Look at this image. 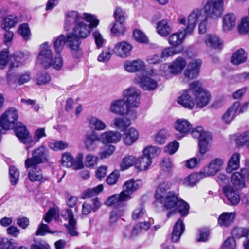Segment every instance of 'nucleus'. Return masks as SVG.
Instances as JSON below:
<instances>
[{"label": "nucleus", "mask_w": 249, "mask_h": 249, "mask_svg": "<svg viewBox=\"0 0 249 249\" xmlns=\"http://www.w3.org/2000/svg\"><path fill=\"white\" fill-rule=\"evenodd\" d=\"M99 20L90 13L80 14L76 11H68L65 14L64 29L69 31L72 27L73 32L67 35V42L72 50L77 51L80 44V39L86 38L92 28L99 24Z\"/></svg>", "instance_id": "1"}, {"label": "nucleus", "mask_w": 249, "mask_h": 249, "mask_svg": "<svg viewBox=\"0 0 249 249\" xmlns=\"http://www.w3.org/2000/svg\"><path fill=\"white\" fill-rule=\"evenodd\" d=\"M124 99L113 101L110 105V111L121 116L127 115L134 120L138 116V108L140 104L141 92L131 87L124 92Z\"/></svg>", "instance_id": "2"}, {"label": "nucleus", "mask_w": 249, "mask_h": 249, "mask_svg": "<svg viewBox=\"0 0 249 249\" xmlns=\"http://www.w3.org/2000/svg\"><path fill=\"white\" fill-rule=\"evenodd\" d=\"M142 185L141 180L130 179L126 181L124 185V190L120 193L114 194L108 197L106 204L107 206L116 205L121 208L123 211L126 206V202L131 198V195Z\"/></svg>", "instance_id": "3"}, {"label": "nucleus", "mask_w": 249, "mask_h": 249, "mask_svg": "<svg viewBox=\"0 0 249 249\" xmlns=\"http://www.w3.org/2000/svg\"><path fill=\"white\" fill-rule=\"evenodd\" d=\"M209 19L203 9L195 8L188 15L187 20L183 17L178 20L180 24L185 25L188 33L191 34L193 33L196 25H198V32L200 34H204L207 31L209 24Z\"/></svg>", "instance_id": "4"}, {"label": "nucleus", "mask_w": 249, "mask_h": 249, "mask_svg": "<svg viewBox=\"0 0 249 249\" xmlns=\"http://www.w3.org/2000/svg\"><path fill=\"white\" fill-rule=\"evenodd\" d=\"M171 185L170 181H163L157 186L155 193L156 200L167 209H171L176 207L178 199L174 192L168 191L170 189Z\"/></svg>", "instance_id": "5"}, {"label": "nucleus", "mask_w": 249, "mask_h": 249, "mask_svg": "<svg viewBox=\"0 0 249 249\" xmlns=\"http://www.w3.org/2000/svg\"><path fill=\"white\" fill-rule=\"evenodd\" d=\"M37 63L45 68L52 65L53 68L57 70H60L63 64L59 53H57V55L53 61L52 51L47 42L43 43L40 46V51L37 57Z\"/></svg>", "instance_id": "6"}, {"label": "nucleus", "mask_w": 249, "mask_h": 249, "mask_svg": "<svg viewBox=\"0 0 249 249\" xmlns=\"http://www.w3.org/2000/svg\"><path fill=\"white\" fill-rule=\"evenodd\" d=\"M32 157L27 158L25 161V166L27 169L32 166L46 162L49 159V152L48 148L41 145L35 149L32 152Z\"/></svg>", "instance_id": "7"}, {"label": "nucleus", "mask_w": 249, "mask_h": 249, "mask_svg": "<svg viewBox=\"0 0 249 249\" xmlns=\"http://www.w3.org/2000/svg\"><path fill=\"white\" fill-rule=\"evenodd\" d=\"M193 87L194 99L195 105L198 107L202 108L206 106L210 102L211 98L209 91L202 88L200 83L194 81L192 83Z\"/></svg>", "instance_id": "8"}, {"label": "nucleus", "mask_w": 249, "mask_h": 249, "mask_svg": "<svg viewBox=\"0 0 249 249\" xmlns=\"http://www.w3.org/2000/svg\"><path fill=\"white\" fill-rule=\"evenodd\" d=\"M204 11L209 20L218 18L224 11V0H208L204 7Z\"/></svg>", "instance_id": "9"}, {"label": "nucleus", "mask_w": 249, "mask_h": 249, "mask_svg": "<svg viewBox=\"0 0 249 249\" xmlns=\"http://www.w3.org/2000/svg\"><path fill=\"white\" fill-rule=\"evenodd\" d=\"M14 128H15L16 135L21 142L26 145L27 150H28L35 145L33 138L22 123H18L16 126H15Z\"/></svg>", "instance_id": "10"}, {"label": "nucleus", "mask_w": 249, "mask_h": 249, "mask_svg": "<svg viewBox=\"0 0 249 249\" xmlns=\"http://www.w3.org/2000/svg\"><path fill=\"white\" fill-rule=\"evenodd\" d=\"M177 102L182 107L192 109L195 106L194 99L193 87H192V83L190 84L189 88L183 90L178 96Z\"/></svg>", "instance_id": "11"}, {"label": "nucleus", "mask_w": 249, "mask_h": 249, "mask_svg": "<svg viewBox=\"0 0 249 249\" xmlns=\"http://www.w3.org/2000/svg\"><path fill=\"white\" fill-rule=\"evenodd\" d=\"M132 48L130 43L123 41L116 43L112 51L117 56L124 58L130 55Z\"/></svg>", "instance_id": "12"}, {"label": "nucleus", "mask_w": 249, "mask_h": 249, "mask_svg": "<svg viewBox=\"0 0 249 249\" xmlns=\"http://www.w3.org/2000/svg\"><path fill=\"white\" fill-rule=\"evenodd\" d=\"M61 216L64 219L68 220L69 223L67 228L70 234L73 236L77 235V222L74 218L72 211L70 209H66L62 211Z\"/></svg>", "instance_id": "13"}, {"label": "nucleus", "mask_w": 249, "mask_h": 249, "mask_svg": "<svg viewBox=\"0 0 249 249\" xmlns=\"http://www.w3.org/2000/svg\"><path fill=\"white\" fill-rule=\"evenodd\" d=\"M135 82L138 84L144 90H152L158 86L157 81L152 77V76H143L142 77H138L135 78Z\"/></svg>", "instance_id": "14"}, {"label": "nucleus", "mask_w": 249, "mask_h": 249, "mask_svg": "<svg viewBox=\"0 0 249 249\" xmlns=\"http://www.w3.org/2000/svg\"><path fill=\"white\" fill-rule=\"evenodd\" d=\"M202 64L200 59H195L189 63L187 68L185 71L184 75L189 79L196 78L199 72Z\"/></svg>", "instance_id": "15"}, {"label": "nucleus", "mask_w": 249, "mask_h": 249, "mask_svg": "<svg viewBox=\"0 0 249 249\" xmlns=\"http://www.w3.org/2000/svg\"><path fill=\"white\" fill-rule=\"evenodd\" d=\"M240 107V102H235L223 113L221 120L224 124H230L235 118Z\"/></svg>", "instance_id": "16"}, {"label": "nucleus", "mask_w": 249, "mask_h": 249, "mask_svg": "<svg viewBox=\"0 0 249 249\" xmlns=\"http://www.w3.org/2000/svg\"><path fill=\"white\" fill-rule=\"evenodd\" d=\"M139 132L135 127H131L124 132L123 142L126 146H131L139 139Z\"/></svg>", "instance_id": "17"}, {"label": "nucleus", "mask_w": 249, "mask_h": 249, "mask_svg": "<svg viewBox=\"0 0 249 249\" xmlns=\"http://www.w3.org/2000/svg\"><path fill=\"white\" fill-rule=\"evenodd\" d=\"M223 160L215 159L210 162L208 166L205 167L202 171L205 177L215 175L221 168Z\"/></svg>", "instance_id": "18"}, {"label": "nucleus", "mask_w": 249, "mask_h": 249, "mask_svg": "<svg viewBox=\"0 0 249 249\" xmlns=\"http://www.w3.org/2000/svg\"><path fill=\"white\" fill-rule=\"evenodd\" d=\"M191 34L190 33L187 32L186 28L183 30H178L177 32L170 35L168 39V43L172 47L176 48L182 43L187 35Z\"/></svg>", "instance_id": "19"}, {"label": "nucleus", "mask_w": 249, "mask_h": 249, "mask_svg": "<svg viewBox=\"0 0 249 249\" xmlns=\"http://www.w3.org/2000/svg\"><path fill=\"white\" fill-rule=\"evenodd\" d=\"M173 126L181 137H184L189 132L192 127V124L188 120L180 118L175 121Z\"/></svg>", "instance_id": "20"}, {"label": "nucleus", "mask_w": 249, "mask_h": 249, "mask_svg": "<svg viewBox=\"0 0 249 249\" xmlns=\"http://www.w3.org/2000/svg\"><path fill=\"white\" fill-rule=\"evenodd\" d=\"M124 67L126 71L132 73L144 71L146 64L141 59H136L125 61Z\"/></svg>", "instance_id": "21"}, {"label": "nucleus", "mask_w": 249, "mask_h": 249, "mask_svg": "<svg viewBox=\"0 0 249 249\" xmlns=\"http://www.w3.org/2000/svg\"><path fill=\"white\" fill-rule=\"evenodd\" d=\"M131 120L129 117L128 118L117 117L112 121L110 125L112 127L124 132L128 129V128L130 126L131 124Z\"/></svg>", "instance_id": "22"}, {"label": "nucleus", "mask_w": 249, "mask_h": 249, "mask_svg": "<svg viewBox=\"0 0 249 249\" xmlns=\"http://www.w3.org/2000/svg\"><path fill=\"white\" fill-rule=\"evenodd\" d=\"M121 134L115 131H107L101 134V139L103 143H116L121 139Z\"/></svg>", "instance_id": "23"}, {"label": "nucleus", "mask_w": 249, "mask_h": 249, "mask_svg": "<svg viewBox=\"0 0 249 249\" xmlns=\"http://www.w3.org/2000/svg\"><path fill=\"white\" fill-rule=\"evenodd\" d=\"M236 17L233 13H228L222 18V30L225 32L232 31L236 25Z\"/></svg>", "instance_id": "24"}, {"label": "nucleus", "mask_w": 249, "mask_h": 249, "mask_svg": "<svg viewBox=\"0 0 249 249\" xmlns=\"http://www.w3.org/2000/svg\"><path fill=\"white\" fill-rule=\"evenodd\" d=\"M223 191L228 200L232 205H237L240 202V196L237 191L232 187L226 186L223 188Z\"/></svg>", "instance_id": "25"}, {"label": "nucleus", "mask_w": 249, "mask_h": 249, "mask_svg": "<svg viewBox=\"0 0 249 249\" xmlns=\"http://www.w3.org/2000/svg\"><path fill=\"white\" fill-rule=\"evenodd\" d=\"M89 127L96 131H103L107 127V125L103 120L96 116H90L88 119Z\"/></svg>", "instance_id": "26"}, {"label": "nucleus", "mask_w": 249, "mask_h": 249, "mask_svg": "<svg viewBox=\"0 0 249 249\" xmlns=\"http://www.w3.org/2000/svg\"><path fill=\"white\" fill-rule=\"evenodd\" d=\"M29 171L28 176L29 180L32 182H44L46 180L43 176L42 171L38 165L32 166Z\"/></svg>", "instance_id": "27"}, {"label": "nucleus", "mask_w": 249, "mask_h": 249, "mask_svg": "<svg viewBox=\"0 0 249 249\" xmlns=\"http://www.w3.org/2000/svg\"><path fill=\"white\" fill-rule=\"evenodd\" d=\"M156 30L161 36L166 37L172 31V26L167 20L163 19L157 23Z\"/></svg>", "instance_id": "28"}, {"label": "nucleus", "mask_w": 249, "mask_h": 249, "mask_svg": "<svg viewBox=\"0 0 249 249\" xmlns=\"http://www.w3.org/2000/svg\"><path fill=\"white\" fill-rule=\"evenodd\" d=\"M99 140L100 138L97 135L94 133L87 134L84 141L86 149L89 151H94L98 146L96 142Z\"/></svg>", "instance_id": "29"}, {"label": "nucleus", "mask_w": 249, "mask_h": 249, "mask_svg": "<svg viewBox=\"0 0 249 249\" xmlns=\"http://www.w3.org/2000/svg\"><path fill=\"white\" fill-rule=\"evenodd\" d=\"M185 229V226L181 219H178L175 223L172 233L171 240L174 242H178L183 232Z\"/></svg>", "instance_id": "30"}, {"label": "nucleus", "mask_w": 249, "mask_h": 249, "mask_svg": "<svg viewBox=\"0 0 249 249\" xmlns=\"http://www.w3.org/2000/svg\"><path fill=\"white\" fill-rule=\"evenodd\" d=\"M152 162V160L142 154L136 157V168L140 171H145L149 168Z\"/></svg>", "instance_id": "31"}, {"label": "nucleus", "mask_w": 249, "mask_h": 249, "mask_svg": "<svg viewBox=\"0 0 249 249\" xmlns=\"http://www.w3.org/2000/svg\"><path fill=\"white\" fill-rule=\"evenodd\" d=\"M187 64L186 60L181 57H178L171 64L172 74L177 75L182 71Z\"/></svg>", "instance_id": "32"}, {"label": "nucleus", "mask_w": 249, "mask_h": 249, "mask_svg": "<svg viewBox=\"0 0 249 249\" xmlns=\"http://www.w3.org/2000/svg\"><path fill=\"white\" fill-rule=\"evenodd\" d=\"M205 177L202 172L190 174L183 180V184L186 186L193 187Z\"/></svg>", "instance_id": "33"}, {"label": "nucleus", "mask_w": 249, "mask_h": 249, "mask_svg": "<svg viewBox=\"0 0 249 249\" xmlns=\"http://www.w3.org/2000/svg\"><path fill=\"white\" fill-rule=\"evenodd\" d=\"M29 56L27 54L22 52L13 54L10 57V68L19 67L27 60Z\"/></svg>", "instance_id": "34"}, {"label": "nucleus", "mask_w": 249, "mask_h": 249, "mask_svg": "<svg viewBox=\"0 0 249 249\" xmlns=\"http://www.w3.org/2000/svg\"><path fill=\"white\" fill-rule=\"evenodd\" d=\"M235 217V213L233 212L223 213L218 217V224L221 227H228L233 222Z\"/></svg>", "instance_id": "35"}, {"label": "nucleus", "mask_w": 249, "mask_h": 249, "mask_svg": "<svg viewBox=\"0 0 249 249\" xmlns=\"http://www.w3.org/2000/svg\"><path fill=\"white\" fill-rule=\"evenodd\" d=\"M136 157L133 155H126L122 160L120 167L122 171H125L135 165L136 167Z\"/></svg>", "instance_id": "36"}, {"label": "nucleus", "mask_w": 249, "mask_h": 249, "mask_svg": "<svg viewBox=\"0 0 249 249\" xmlns=\"http://www.w3.org/2000/svg\"><path fill=\"white\" fill-rule=\"evenodd\" d=\"M206 45L210 47L220 48L222 45V41L216 35H207L204 40Z\"/></svg>", "instance_id": "37"}, {"label": "nucleus", "mask_w": 249, "mask_h": 249, "mask_svg": "<svg viewBox=\"0 0 249 249\" xmlns=\"http://www.w3.org/2000/svg\"><path fill=\"white\" fill-rule=\"evenodd\" d=\"M247 59V53L244 49H240L233 54L231 62L234 65H238L245 62Z\"/></svg>", "instance_id": "38"}, {"label": "nucleus", "mask_w": 249, "mask_h": 249, "mask_svg": "<svg viewBox=\"0 0 249 249\" xmlns=\"http://www.w3.org/2000/svg\"><path fill=\"white\" fill-rule=\"evenodd\" d=\"M240 155L235 153L230 159L226 168L227 172L230 173L233 170L237 169L239 167Z\"/></svg>", "instance_id": "39"}, {"label": "nucleus", "mask_w": 249, "mask_h": 249, "mask_svg": "<svg viewBox=\"0 0 249 249\" xmlns=\"http://www.w3.org/2000/svg\"><path fill=\"white\" fill-rule=\"evenodd\" d=\"M231 181L237 189H241L245 187V179L239 172H235L232 175Z\"/></svg>", "instance_id": "40"}, {"label": "nucleus", "mask_w": 249, "mask_h": 249, "mask_svg": "<svg viewBox=\"0 0 249 249\" xmlns=\"http://www.w3.org/2000/svg\"><path fill=\"white\" fill-rule=\"evenodd\" d=\"M160 152L161 150L159 148L152 145L145 147L142 151L143 155L147 158H149L151 160L159 155Z\"/></svg>", "instance_id": "41"}, {"label": "nucleus", "mask_w": 249, "mask_h": 249, "mask_svg": "<svg viewBox=\"0 0 249 249\" xmlns=\"http://www.w3.org/2000/svg\"><path fill=\"white\" fill-rule=\"evenodd\" d=\"M49 148L54 151L63 150L69 146V144L63 141L53 140L49 142Z\"/></svg>", "instance_id": "42"}, {"label": "nucleus", "mask_w": 249, "mask_h": 249, "mask_svg": "<svg viewBox=\"0 0 249 249\" xmlns=\"http://www.w3.org/2000/svg\"><path fill=\"white\" fill-rule=\"evenodd\" d=\"M18 22V18L13 15H9L2 20L1 27L4 30L11 28L15 26Z\"/></svg>", "instance_id": "43"}, {"label": "nucleus", "mask_w": 249, "mask_h": 249, "mask_svg": "<svg viewBox=\"0 0 249 249\" xmlns=\"http://www.w3.org/2000/svg\"><path fill=\"white\" fill-rule=\"evenodd\" d=\"M61 162L63 166L67 167H74V159L70 153L66 152L62 155Z\"/></svg>", "instance_id": "44"}, {"label": "nucleus", "mask_w": 249, "mask_h": 249, "mask_svg": "<svg viewBox=\"0 0 249 249\" xmlns=\"http://www.w3.org/2000/svg\"><path fill=\"white\" fill-rule=\"evenodd\" d=\"M191 135L193 137L199 139H206L210 134L204 131V128L201 126H198L193 128L191 131Z\"/></svg>", "instance_id": "45"}, {"label": "nucleus", "mask_w": 249, "mask_h": 249, "mask_svg": "<svg viewBox=\"0 0 249 249\" xmlns=\"http://www.w3.org/2000/svg\"><path fill=\"white\" fill-rule=\"evenodd\" d=\"M67 36L66 37L63 35H61L57 37L54 42V48L57 53H59L62 50L63 46L65 43L68 46L67 42Z\"/></svg>", "instance_id": "46"}, {"label": "nucleus", "mask_w": 249, "mask_h": 249, "mask_svg": "<svg viewBox=\"0 0 249 249\" xmlns=\"http://www.w3.org/2000/svg\"><path fill=\"white\" fill-rule=\"evenodd\" d=\"M236 142L238 146H242L249 144V130L239 134L236 139Z\"/></svg>", "instance_id": "47"}, {"label": "nucleus", "mask_w": 249, "mask_h": 249, "mask_svg": "<svg viewBox=\"0 0 249 249\" xmlns=\"http://www.w3.org/2000/svg\"><path fill=\"white\" fill-rule=\"evenodd\" d=\"M146 214V210L143 205L140 204L136 207L132 213V218L134 220H138Z\"/></svg>", "instance_id": "48"}, {"label": "nucleus", "mask_w": 249, "mask_h": 249, "mask_svg": "<svg viewBox=\"0 0 249 249\" xmlns=\"http://www.w3.org/2000/svg\"><path fill=\"white\" fill-rule=\"evenodd\" d=\"M125 31L124 22H116L111 29V32L116 36L123 35Z\"/></svg>", "instance_id": "49"}, {"label": "nucleus", "mask_w": 249, "mask_h": 249, "mask_svg": "<svg viewBox=\"0 0 249 249\" xmlns=\"http://www.w3.org/2000/svg\"><path fill=\"white\" fill-rule=\"evenodd\" d=\"M115 150V147L112 145H105L103 150L99 153L100 158L102 159L109 157Z\"/></svg>", "instance_id": "50"}, {"label": "nucleus", "mask_w": 249, "mask_h": 249, "mask_svg": "<svg viewBox=\"0 0 249 249\" xmlns=\"http://www.w3.org/2000/svg\"><path fill=\"white\" fill-rule=\"evenodd\" d=\"M176 206L181 216H186L188 214L189 206L185 201L178 199V202Z\"/></svg>", "instance_id": "51"}, {"label": "nucleus", "mask_w": 249, "mask_h": 249, "mask_svg": "<svg viewBox=\"0 0 249 249\" xmlns=\"http://www.w3.org/2000/svg\"><path fill=\"white\" fill-rule=\"evenodd\" d=\"M112 55L111 51L109 48L103 49L98 56L97 60L101 62L105 63L109 61Z\"/></svg>", "instance_id": "52"}, {"label": "nucleus", "mask_w": 249, "mask_h": 249, "mask_svg": "<svg viewBox=\"0 0 249 249\" xmlns=\"http://www.w3.org/2000/svg\"><path fill=\"white\" fill-rule=\"evenodd\" d=\"M103 189L102 184H99L92 189H88L84 193V198L90 197L100 193Z\"/></svg>", "instance_id": "53"}, {"label": "nucleus", "mask_w": 249, "mask_h": 249, "mask_svg": "<svg viewBox=\"0 0 249 249\" xmlns=\"http://www.w3.org/2000/svg\"><path fill=\"white\" fill-rule=\"evenodd\" d=\"M18 33L23 37L24 40H28L31 36V32L28 24H21L18 30Z\"/></svg>", "instance_id": "54"}, {"label": "nucleus", "mask_w": 249, "mask_h": 249, "mask_svg": "<svg viewBox=\"0 0 249 249\" xmlns=\"http://www.w3.org/2000/svg\"><path fill=\"white\" fill-rule=\"evenodd\" d=\"M58 217V211L54 208H52L46 213L44 220L46 222L50 223L53 219H57Z\"/></svg>", "instance_id": "55"}, {"label": "nucleus", "mask_w": 249, "mask_h": 249, "mask_svg": "<svg viewBox=\"0 0 249 249\" xmlns=\"http://www.w3.org/2000/svg\"><path fill=\"white\" fill-rule=\"evenodd\" d=\"M98 157L92 154H88L85 160V165L87 167H94L97 164Z\"/></svg>", "instance_id": "56"}, {"label": "nucleus", "mask_w": 249, "mask_h": 249, "mask_svg": "<svg viewBox=\"0 0 249 249\" xmlns=\"http://www.w3.org/2000/svg\"><path fill=\"white\" fill-rule=\"evenodd\" d=\"M167 137V133L165 130H160L155 136L154 141L158 144H163L165 143Z\"/></svg>", "instance_id": "57"}, {"label": "nucleus", "mask_w": 249, "mask_h": 249, "mask_svg": "<svg viewBox=\"0 0 249 249\" xmlns=\"http://www.w3.org/2000/svg\"><path fill=\"white\" fill-rule=\"evenodd\" d=\"M179 51L177 50V49L173 47H168L164 49L161 53L162 59H166L169 57L178 54Z\"/></svg>", "instance_id": "58"}, {"label": "nucleus", "mask_w": 249, "mask_h": 249, "mask_svg": "<svg viewBox=\"0 0 249 249\" xmlns=\"http://www.w3.org/2000/svg\"><path fill=\"white\" fill-rule=\"evenodd\" d=\"M211 140L210 135L208 136L206 139H200L199 141V151L201 154H205L209 148V142Z\"/></svg>", "instance_id": "59"}, {"label": "nucleus", "mask_w": 249, "mask_h": 249, "mask_svg": "<svg viewBox=\"0 0 249 249\" xmlns=\"http://www.w3.org/2000/svg\"><path fill=\"white\" fill-rule=\"evenodd\" d=\"M114 15L116 22L124 23L127 16L125 11L119 7L116 8Z\"/></svg>", "instance_id": "60"}, {"label": "nucleus", "mask_w": 249, "mask_h": 249, "mask_svg": "<svg viewBox=\"0 0 249 249\" xmlns=\"http://www.w3.org/2000/svg\"><path fill=\"white\" fill-rule=\"evenodd\" d=\"M54 232L50 230L48 225L42 223L38 225L35 234L36 236H44L46 233L53 234Z\"/></svg>", "instance_id": "61"}, {"label": "nucleus", "mask_w": 249, "mask_h": 249, "mask_svg": "<svg viewBox=\"0 0 249 249\" xmlns=\"http://www.w3.org/2000/svg\"><path fill=\"white\" fill-rule=\"evenodd\" d=\"M9 60V53L7 50L0 52V69H4Z\"/></svg>", "instance_id": "62"}, {"label": "nucleus", "mask_w": 249, "mask_h": 249, "mask_svg": "<svg viewBox=\"0 0 249 249\" xmlns=\"http://www.w3.org/2000/svg\"><path fill=\"white\" fill-rule=\"evenodd\" d=\"M9 175L11 184H16L19 178L18 171L15 167L11 166L9 167Z\"/></svg>", "instance_id": "63"}, {"label": "nucleus", "mask_w": 249, "mask_h": 249, "mask_svg": "<svg viewBox=\"0 0 249 249\" xmlns=\"http://www.w3.org/2000/svg\"><path fill=\"white\" fill-rule=\"evenodd\" d=\"M133 36L137 41L141 43H145L148 40V38L145 34L139 29H136L134 31Z\"/></svg>", "instance_id": "64"}]
</instances>
